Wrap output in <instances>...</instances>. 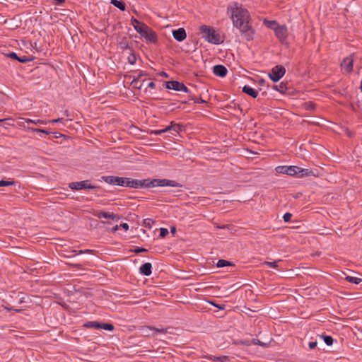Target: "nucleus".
Masks as SVG:
<instances>
[{
    "mask_svg": "<svg viewBox=\"0 0 362 362\" xmlns=\"http://www.w3.org/2000/svg\"><path fill=\"white\" fill-rule=\"evenodd\" d=\"M136 55L134 54V53H132L129 57H128V62L130 64H134L136 63Z\"/></svg>",
    "mask_w": 362,
    "mask_h": 362,
    "instance_id": "nucleus-34",
    "label": "nucleus"
},
{
    "mask_svg": "<svg viewBox=\"0 0 362 362\" xmlns=\"http://www.w3.org/2000/svg\"><path fill=\"white\" fill-rule=\"evenodd\" d=\"M273 89L277 90L281 93H284L287 90L286 84L284 83H281L279 85H274L273 86Z\"/></svg>",
    "mask_w": 362,
    "mask_h": 362,
    "instance_id": "nucleus-22",
    "label": "nucleus"
},
{
    "mask_svg": "<svg viewBox=\"0 0 362 362\" xmlns=\"http://www.w3.org/2000/svg\"><path fill=\"white\" fill-rule=\"evenodd\" d=\"M170 132V128H164L163 129H159V130H151L150 132V134H153V135H160L163 133H165V132Z\"/></svg>",
    "mask_w": 362,
    "mask_h": 362,
    "instance_id": "nucleus-27",
    "label": "nucleus"
},
{
    "mask_svg": "<svg viewBox=\"0 0 362 362\" xmlns=\"http://www.w3.org/2000/svg\"><path fill=\"white\" fill-rule=\"evenodd\" d=\"M119 46L122 49H130V47L127 42L126 37H124L121 42H119Z\"/></svg>",
    "mask_w": 362,
    "mask_h": 362,
    "instance_id": "nucleus-29",
    "label": "nucleus"
},
{
    "mask_svg": "<svg viewBox=\"0 0 362 362\" xmlns=\"http://www.w3.org/2000/svg\"><path fill=\"white\" fill-rule=\"evenodd\" d=\"M291 217L292 214L291 213L287 212L284 214L283 218L285 222H289L291 219Z\"/></svg>",
    "mask_w": 362,
    "mask_h": 362,
    "instance_id": "nucleus-41",
    "label": "nucleus"
},
{
    "mask_svg": "<svg viewBox=\"0 0 362 362\" xmlns=\"http://www.w3.org/2000/svg\"><path fill=\"white\" fill-rule=\"evenodd\" d=\"M285 73L286 69L284 66L276 65L272 69L268 76L273 82H278L284 76Z\"/></svg>",
    "mask_w": 362,
    "mask_h": 362,
    "instance_id": "nucleus-6",
    "label": "nucleus"
},
{
    "mask_svg": "<svg viewBox=\"0 0 362 362\" xmlns=\"http://www.w3.org/2000/svg\"><path fill=\"white\" fill-rule=\"evenodd\" d=\"M136 30L141 35L142 37L145 38L150 42L156 43L157 42L158 38L156 32H154L148 25L143 26V28H136Z\"/></svg>",
    "mask_w": 362,
    "mask_h": 362,
    "instance_id": "nucleus-4",
    "label": "nucleus"
},
{
    "mask_svg": "<svg viewBox=\"0 0 362 362\" xmlns=\"http://www.w3.org/2000/svg\"><path fill=\"white\" fill-rule=\"evenodd\" d=\"M166 88L173 89L177 91H184L187 93H191L190 90L188 88L181 82L177 81H170L165 83Z\"/></svg>",
    "mask_w": 362,
    "mask_h": 362,
    "instance_id": "nucleus-8",
    "label": "nucleus"
},
{
    "mask_svg": "<svg viewBox=\"0 0 362 362\" xmlns=\"http://www.w3.org/2000/svg\"><path fill=\"white\" fill-rule=\"evenodd\" d=\"M252 343L255 345H259L261 346H266L267 345L265 343L262 342L257 339H253Z\"/></svg>",
    "mask_w": 362,
    "mask_h": 362,
    "instance_id": "nucleus-40",
    "label": "nucleus"
},
{
    "mask_svg": "<svg viewBox=\"0 0 362 362\" xmlns=\"http://www.w3.org/2000/svg\"><path fill=\"white\" fill-rule=\"evenodd\" d=\"M233 264L231 262L225 260V259H219L216 264L217 267H224L226 266H232Z\"/></svg>",
    "mask_w": 362,
    "mask_h": 362,
    "instance_id": "nucleus-25",
    "label": "nucleus"
},
{
    "mask_svg": "<svg viewBox=\"0 0 362 362\" xmlns=\"http://www.w3.org/2000/svg\"><path fill=\"white\" fill-rule=\"evenodd\" d=\"M111 4H113L115 7L118 8L121 11H124L126 8L125 4L121 1L111 0Z\"/></svg>",
    "mask_w": 362,
    "mask_h": 362,
    "instance_id": "nucleus-21",
    "label": "nucleus"
},
{
    "mask_svg": "<svg viewBox=\"0 0 362 362\" xmlns=\"http://www.w3.org/2000/svg\"><path fill=\"white\" fill-rule=\"evenodd\" d=\"M182 187V185L175 180L167 179H144V180H135L130 177H126L125 186L127 187L138 189L141 187Z\"/></svg>",
    "mask_w": 362,
    "mask_h": 362,
    "instance_id": "nucleus-2",
    "label": "nucleus"
},
{
    "mask_svg": "<svg viewBox=\"0 0 362 362\" xmlns=\"http://www.w3.org/2000/svg\"><path fill=\"white\" fill-rule=\"evenodd\" d=\"M353 62L352 56H349L343 59L341 66L346 73H351L353 71Z\"/></svg>",
    "mask_w": 362,
    "mask_h": 362,
    "instance_id": "nucleus-13",
    "label": "nucleus"
},
{
    "mask_svg": "<svg viewBox=\"0 0 362 362\" xmlns=\"http://www.w3.org/2000/svg\"><path fill=\"white\" fill-rule=\"evenodd\" d=\"M150 221H151V219H146V220H144V224H146V223H147V224H149Z\"/></svg>",
    "mask_w": 362,
    "mask_h": 362,
    "instance_id": "nucleus-56",
    "label": "nucleus"
},
{
    "mask_svg": "<svg viewBox=\"0 0 362 362\" xmlns=\"http://www.w3.org/2000/svg\"><path fill=\"white\" fill-rule=\"evenodd\" d=\"M223 358H224L225 360H228V356H223Z\"/></svg>",
    "mask_w": 362,
    "mask_h": 362,
    "instance_id": "nucleus-60",
    "label": "nucleus"
},
{
    "mask_svg": "<svg viewBox=\"0 0 362 362\" xmlns=\"http://www.w3.org/2000/svg\"><path fill=\"white\" fill-rule=\"evenodd\" d=\"M151 269H152L151 264L149 262H146V263L143 264L141 266L139 270L142 274H144L145 276H149L151 274Z\"/></svg>",
    "mask_w": 362,
    "mask_h": 362,
    "instance_id": "nucleus-18",
    "label": "nucleus"
},
{
    "mask_svg": "<svg viewBox=\"0 0 362 362\" xmlns=\"http://www.w3.org/2000/svg\"><path fill=\"white\" fill-rule=\"evenodd\" d=\"M140 76H137L136 77L134 78L132 80L131 85L134 88L140 90L142 88L143 83L139 81Z\"/></svg>",
    "mask_w": 362,
    "mask_h": 362,
    "instance_id": "nucleus-20",
    "label": "nucleus"
},
{
    "mask_svg": "<svg viewBox=\"0 0 362 362\" xmlns=\"http://www.w3.org/2000/svg\"><path fill=\"white\" fill-rule=\"evenodd\" d=\"M92 252H93V250H79L78 254L91 253Z\"/></svg>",
    "mask_w": 362,
    "mask_h": 362,
    "instance_id": "nucleus-48",
    "label": "nucleus"
},
{
    "mask_svg": "<svg viewBox=\"0 0 362 362\" xmlns=\"http://www.w3.org/2000/svg\"><path fill=\"white\" fill-rule=\"evenodd\" d=\"M146 251H147V250H146V249H145V248H144V247H136V248L134 250V252L135 253H136V254H137V253H140V252H146Z\"/></svg>",
    "mask_w": 362,
    "mask_h": 362,
    "instance_id": "nucleus-45",
    "label": "nucleus"
},
{
    "mask_svg": "<svg viewBox=\"0 0 362 362\" xmlns=\"http://www.w3.org/2000/svg\"><path fill=\"white\" fill-rule=\"evenodd\" d=\"M213 72L217 76L225 77L227 75L228 70L225 66L218 64L213 67Z\"/></svg>",
    "mask_w": 362,
    "mask_h": 362,
    "instance_id": "nucleus-15",
    "label": "nucleus"
},
{
    "mask_svg": "<svg viewBox=\"0 0 362 362\" xmlns=\"http://www.w3.org/2000/svg\"><path fill=\"white\" fill-rule=\"evenodd\" d=\"M275 35L281 41V43H284L288 37V30L284 25H276L274 28Z\"/></svg>",
    "mask_w": 362,
    "mask_h": 362,
    "instance_id": "nucleus-11",
    "label": "nucleus"
},
{
    "mask_svg": "<svg viewBox=\"0 0 362 362\" xmlns=\"http://www.w3.org/2000/svg\"><path fill=\"white\" fill-rule=\"evenodd\" d=\"M119 227L122 228L125 230H127L129 229V225L127 223H122Z\"/></svg>",
    "mask_w": 362,
    "mask_h": 362,
    "instance_id": "nucleus-47",
    "label": "nucleus"
},
{
    "mask_svg": "<svg viewBox=\"0 0 362 362\" xmlns=\"http://www.w3.org/2000/svg\"><path fill=\"white\" fill-rule=\"evenodd\" d=\"M167 128H170V132L171 130L178 133L182 130V126L180 124H173L171 123V125H169L167 127Z\"/></svg>",
    "mask_w": 362,
    "mask_h": 362,
    "instance_id": "nucleus-24",
    "label": "nucleus"
},
{
    "mask_svg": "<svg viewBox=\"0 0 362 362\" xmlns=\"http://www.w3.org/2000/svg\"><path fill=\"white\" fill-rule=\"evenodd\" d=\"M173 36L175 40L178 42H182L187 37L186 31L184 28H180L177 30H173Z\"/></svg>",
    "mask_w": 362,
    "mask_h": 362,
    "instance_id": "nucleus-14",
    "label": "nucleus"
},
{
    "mask_svg": "<svg viewBox=\"0 0 362 362\" xmlns=\"http://www.w3.org/2000/svg\"><path fill=\"white\" fill-rule=\"evenodd\" d=\"M119 226H117H117H115L112 228V230H113V231H116V230H117L119 229Z\"/></svg>",
    "mask_w": 362,
    "mask_h": 362,
    "instance_id": "nucleus-54",
    "label": "nucleus"
},
{
    "mask_svg": "<svg viewBox=\"0 0 362 362\" xmlns=\"http://www.w3.org/2000/svg\"><path fill=\"white\" fill-rule=\"evenodd\" d=\"M168 234V230L167 228H161L160 229V236L165 238Z\"/></svg>",
    "mask_w": 362,
    "mask_h": 362,
    "instance_id": "nucleus-38",
    "label": "nucleus"
},
{
    "mask_svg": "<svg viewBox=\"0 0 362 362\" xmlns=\"http://www.w3.org/2000/svg\"><path fill=\"white\" fill-rule=\"evenodd\" d=\"M317 341H310L309 342L308 346L310 349H313L317 346Z\"/></svg>",
    "mask_w": 362,
    "mask_h": 362,
    "instance_id": "nucleus-46",
    "label": "nucleus"
},
{
    "mask_svg": "<svg viewBox=\"0 0 362 362\" xmlns=\"http://www.w3.org/2000/svg\"><path fill=\"white\" fill-rule=\"evenodd\" d=\"M265 24H267L268 27L274 29L275 28L274 27V25H276L277 23L275 21H265Z\"/></svg>",
    "mask_w": 362,
    "mask_h": 362,
    "instance_id": "nucleus-44",
    "label": "nucleus"
},
{
    "mask_svg": "<svg viewBox=\"0 0 362 362\" xmlns=\"http://www.w3.org/2000/svg\"><path fill=\"white\" fill-rule=\"evenodd\" d=\"M171 232H172V233H175V228L173 227V228H171Z\"/></svg>",
    "mask_w": 362,
    "mask_h": 362,
    "instance_id": "nucleus-58",
    "label": "nucleus"
},
{
    "mask_svg": "<svg viewBox=\"0 0 362 362\" xmlns=\"http://www.w3.org/2000/svg\"><path fill=\"white\" fill-rule=\"evenodd\" d=\"M311 175H314V173L312 170L307 168H302L298 166V170H296V173L295 176H297L299 178H302L304 177H309Z\"/></svg>",
    "mask_w": 362,
    "mask_h": 362,
    "instance_id": "nucleus-17",
    "label": "nucleus"
},
{
    "mask_svg": "<svg viewBox=\"0 0 362 362\" xmlns=\"http://www.w3.org/2000/svg\"><path fill=\"white\" fill-rule=\"evenodd\" d=\"M153 332H155V336L158 333L159 334H166V333H168V328L159 329V328H156V327H153Z\"/></svg>",
    "mask_w": 362,
    "mask_h": 362,
    "instance_id": "nucleus-30",
    "label": "nucleus"
},
{
    "mask_svg": "<svg viewBox=\"0 0 362 362\" xmlns=\"http://www.w3.org/2000/svg\"><path fill=\"white\" fill-rule=\"evenodd\" d=\"M5 120H6L5 119H0V123H1L2 122H4Z\"/></svg>",
    "mask_w": 362,
    "mask_h": 362,
    "instance_id": "nucleus-59",
    "label": "nucleus"
},
{
    "mask_svg": "<svg viewBox=\"0 0 362 362\" xmlns=\"http://www.w3.org/2000/svg\"><path fill=\"white\" fill-rule=\"evenodd\" d=\"M155 86H156V84L153 81L148 83V85H147V87L151 88H154Z\"/></svg>",
    "mask_w": 362,
    "mask_h": 362,
    "instance_id": "nucleus-49",
    "label": "nucleus"
},
{
    "mask_svg": "<svg viewBox=\"0 0 362 362\" xmlns=\"http://www.w3.org/2000/svg\"><path fill=\"white\" fill-rule=\"evenodd\" d=\"M316 105L313 102H308L305 104V108L307 110H314L315 109Z\"/></svg>",
    "mask_w": 362,
    "mask_h": 362,
    "instance_id": "nucleus-32",
    "label": "nucleus"
},
{
    "mask_svg": "<svg viewBox=\"0 0 362 362\" xmlns=\"http://www.w3.org/2000/svg\"><path fill=\"white\" fill-rule=\"evenodd\" d=\"M140 333L142 336L146 337H155V332H153V327L151 326H142L139 328Z\"/></svg>",
    "mask_w": 362,
    "mask_h": 362,
    "instance_id": "nucleus-16",
    "label": "nucleus"
},
{
    "mask_svg": "<svg viewBox=\"0 0 362 362\" xmlns=\"http://www.w3.org/2000/svg\"><path fill=\"white\" fill-rule=\"evenodd\" d=\"M23 302H24V298H20V300H19V303H23Z\"/></svg>",
    "mask_w": 362,
    "mask_h": 362,
    "instance_id": "nucleus-57",
    "label": "nucleus"
},
{
    "mask_svg": "<svg viewBox=\"0 0 362 362\" xmlns=\"http://www.w3.org/2000/svg\"><path fill=\"white\" fill-rule=\"evenodd\" d=\"M238 344H243V345H247V346L250 344V343H248L246 341H240L238 342Z\"/></svg>",
    "mask_w": 362,
    "mask_h": 362,
    "instance_id": "nucleus-51",
    "label": "nucleus"
},
{
    "mask_svg": "<svg viewBox=\"0 0 362 362\" xmlns=\"http://www.w3.org/2000/svg\"><path fill=\"white\" fill-rule=\"evenodd\" d=\"M146 75H147L146 73L140 72V74L138 76H140V78H141L142 76H146Z\"/></svg>",
    "mask_w": 362,
    "mask_h": 362,
    "instance_id": "nucleus-55",
    "label": "nucleus"
},
{
    "mask_svg": "<svg viewBox=\"0 0 362 362\" xmlns=\"http://www.w3.org/2000/svg\"><path fill=\"white\" fill-rule=\"evenodd\" d=\"M212 305H214V306L217 307L218 308H219V309H221V310L224 309V307H225V305H216V304H214V303H212Z\"/></svg>",
    "mask_w": 362,
    "mask_h": 362,
    "instance_id": "nucleus-53",
    "label": "nucleus"
},
{
    "mask_svg": "<svg viewBox=\"0 0 362 362\" xmlns=\"http://www.w3.org/2000/svg\"><path fill=\"white\" fill-rule=\"evenodd\" d=\"M231 18L234 27L240 30L242 35L247 41L252 40L255 30L250 24V13L247 9L236 7L233 9Z\"/></svg>",
    "mask_w": 362,
    "mask_h": 362,
    "instance_id": "nucleus-1",
    "label": "nucleus"
},
{
    "mask_svg": "<svg viewBox=\"0 0 362 362\" xmlns=\"http://www.w3.org/2000/svg\"><path fill=\"white\" fill-rule=\"evenodd\" d=\"M242 90L244 93L250 95L253 98H256L258 95V92L249 86H243Z\"/></svg>",
    "mask_w": 362,
    "mask_h": 362,
    "instance_id": "nucleus-19",
    "label": "nucleus"
},
{
    "mask_svg": "<svg viewBox=\"0 0 362 362\" xmlns=\"http://www.w3.org/2000/svg\"><path fill=\"white\" fill-rule=\"evenodd\" d=\"M322 338H323V339H324L325 343L327 346H331V345H332L333 341H334V339H333V338H332L331 336H328V335H322Z\"/></svg>",
    "mask_w": 362,
    "mask_h": 362,
    "instance_id": "nucleus-28",
    "label": "nucleus"
},
{
    "mask_svg": "<svg viewBox=\"0 0 362 362\" xmlns=\"http://www.w3.org/2000/svg\"><path fill=\"white\" fill-rule=\"evenodd\" d=\"M344 279L347 281L354 284H359L362 281L361 279L351 276H346Z\"/></svg>",
    "mask_w": 362,
    "mask_h": 362,
    "instance_id": "nucleus-23",
    "label": "nucleus"
},
{
    "mask_svg": "<svg viewBox=\"0 0 362 362\" xmlns=\"http://www.w3.org/2000/svg\"><path fill=\"white\" fill-rule=\"evenodd\" d=\"M30 130L34 132H42V133H44L45 134H49L50 132H48L47 130H45V129H37V128H29Z\"/></svg>",
    "mask_w": 362,
    "mask_h": 362,
    "instance_id": "nucleus-35",
    "label": "nucleus"
},
{
    "mask_svg": "<svg viewBox=\"0 0 362 362\" xmlns=\"http://www.w3.org/2000/svg\"><path fill=\"white\" fill-rule=\"evenodd\" d=\"M264 264L269 266V267L276 268L277 267V262H264Z\"/></svg>",
    "mask_w": 362,
    "mask_h": 362,
    "instance_id": "nucleus-42",
    "label": "nucleus"
},
{
    "mask_svg": "<svg viewBox=\"0 0 362 362\" xmlns=\"http://www.w3.org/2000/svg\"><path fill=\"white\" fill-rule=\"evenodd\" d=\"M93 216L98 218H110L112 220H118L120 218V216L115 214L114 213L105 212L100 210H93L91 211Z\"/></svg>",
    "mask_w": 362,
    "mask_h": 362,
    "instance_id": "nucleus-12",
    "label": "nucleus"
},
{
    "mask_svg": "<svg viewBox=\"0 0 362 362\" xmlns=\"http://www.w3.org/2000/svg\"><path fill=\"white\" fill-rule=\"evenodd\" d=\"M63 120L62 118H57V119H52L50 121L51 123H57V122H62Z\"/></svg>",
    "mask_w": 362,
    "mask_h": 362,
    "instance_id": "nucleus-50",
    "label": "nucleus"
},
{
    "mask_svg": "<svg viewBox=\"0 0 362 362\" xmlns=\"http://www.w3.org/2000/svg\"><path fill=\"white\" fill-rule=\"evenodd\" d=\"M200 32L202 37L206 41L214 45H219L223 41L221 40V36L216 30L208 25H203L200 27Z\"/></svg>",
    "mask_w": 362,
    "mask_h": 362,
    "instance_id": "nucleus-3",
    "label": "nucleus"
},
{
    "mask_svg": "<svg viewBox=\"0 0 362 362\" xmlns=\"http://www.w3.org/2000/svg\"><path fill=\"white\" fill-rule=\"evenodd\" d=\"M101 179L104 182H105L106 183L110 184V185H118V186H122V187L125 186L126 177L108 175V176H103L101 177Z\"/></svg>",
    "mask_w": 362,
    "mask_h": 362,
    "instance_id": "nucleus-9",
    "label": "nucleus"
},
{
    "mask_svg": "<svg viewBox=\"0 0 362 362\" xmlns=\"http://www.w3.org/2000/svg\"><path fill=\"white\" fill-rule=\"evenodd\" d=\"M189 97H190V100H194V103H202L205 102L201 98H197L194 95H189Z\"/></svg>",
    "mask_w": 362,
    "mask_h": 362,
    "instance_id": "nucleus-37",
    "label": "nucleus"
},
{
    "mask_svg": "<svg viewBox=\"0 0 362 362\" xmlns=\"http://www.w3.org/2000/svg\"><path fill=\"white\" fill-rule=\"evenodd\" d=\"M25 121L26 123H33V124H45V121L41 120V119L33 120V119H25Z\"/></svg>",
    "mask_w": 362,
    "mask_h": 362,
    "instance_id": "nucleus-31",
    "label": "nucleus"
},
{
    "mask_svg": "<svg viewBox=\"0 0 362 362\" xmlns=\"http://www.w3.org/2000/svg\"><path fill=\"white\" fill-rule=\"evenodd\" d=\"M3 308L8 311L14 310L16 313H21L23 310V309H15L13 307H10L9 305H3Z\"/></svg>",
    "mask_w": 362,
    "mask_h": 362,
    "instance_id": "nucleus-36",
    "label": "nucleus"
},
{
    "mask_svg": "<svg viewBox=\"0 0 362 362\" xmlns=\"http://www.w3.org/2000/svg\"><path fill=\"white\" fill-rule=\"evenodd\" d=\"M163 76H168L167 74H166V73H165V72H163Z\"/></svg>",
    "mask_w": 362,
    "mask_h": 362,
    "instance_id": "nucleus-61",
    "label": "nucleus"
},
{
    "mask_svg": "<svg viewBox=\"0 0 362 362\" xmlns=\"http://www.w3.org/2000/svg\"><path fill=\"white\" fill-rule=\"evenodd\" d=\"M296 170H298V166L296 165H280L277 166L275 168V170L277 173L279 174H286L291 176H295L296 173Z\"/></svg>",
    "mask_w": 362,
    "mask_h": 362,
    "instance_id": "nucleus-10",
    "label": "nucleus"
},
{
    "mask_svg": "<svg viewBox=\"0 0 362 362\" xmlns=\"http://www.w3.org/2000/svg\"><path fill=\"white\" fill-rule=\"evenodd\" d=\"M265 83H266V81L264 79L262 78L259 81V84L261 86H264L265 84Z\"/></svg>",
    "mask_w": 362,
    "mask_h": 362,
    "instance_id": "nucleus-52",
    "label": "nucleus"
},
{
    "mask_svg": "<svg viewBox=\"0 0 362 362\" xmlns=\"http://www.w3.org/2000/svg\"><path fill=\"white\" fill-rule=\"evenodd\" d=\"M132 23L135 30H136V28H143V26H146V24L141 23L140 21H139L137 19L134 18V17H132Z\"/></svg>",
    "mask_w": 362,
    "mask_h": 362,
    "instance_id": "nucleus-26",
    "label": "nucleus"
},
{
    "mask_svg": "<svg viewBox=\"0 0 362 362\" xmlns=\"http://www.w3.org/2000/svg\"><path fill=\"white\" fill-rule=\"evenodd\" d=\"M83 326L86 328L103 329L107 331H113L115 327L110 323H100L96 321H88Z\"/></svg>",
    "mask_w": 362,
    "mask_h": 362,
    "instance_id": "nucleus-7",
    "label": "nucleus"
},
{
    "mask_svg": "<svg viewBox=\"0 0 362 362\" xmlns=\"http://www.w3.org/2000/svg\"><path fill=\"white\" fill-rule=\"evenodd\" d=\"M69 187L72 190L81 189H94L99 188L98 186L92 185L89 183V180H83L80 182H72L69 184Z\"/></svg>",
    "mask_w": 362,
    "mask_h": 362,
    "instance_id": "nucleus-5",
    "label": "nucleus"
},
{
    "mask_svg": "<svg viewBox=\"0 0 362 362\" xmlns=\"http://www.w3.org/2000/svg\"><path fill=\"white\" fill-rule=\"evenodd\" d=\"M18 61L21 63H25L29 61H31V59H28V57H26V56H23V57H19Z\"/></svg>",
    "mask_w": 362,
    "mask_h": 362,
    "instance_id": "nucleus-43",
    "label": "nucleus"
},
{
    "mask_svg": "<svg viewBox=\"0 0 362 362\" xmlns=\"http://www.w3.org/2000/svg\"><path fill=\"white\" fill-rule=\"evenodd\" d=\"M15 184L14 181H6V180H0V187H6L10 185H13Z\"/></svg>",
    "mask_w": 362,
    "mask_h": 362,
    "instance_id": "nucleus-33",
    "label": "nucleus"
},
{
    "mask_svg": "<svg viewBox=\"0 0 362 362\" xmlns=\"http://www.w3.org/2000/svg\"><path fill=\"white\" fill-rule=\"evenodd\" d=\"M6 57H8V58H11L12 59H15V60H18V56L17 55L16 53L15 52H10L8 54H6Z\"/></svg>",
    "mask_w": 362,
    "mask_h": 362,
    "instance_id": "nucleus-39",
    "label": "nucleus"
}]
</instances>
